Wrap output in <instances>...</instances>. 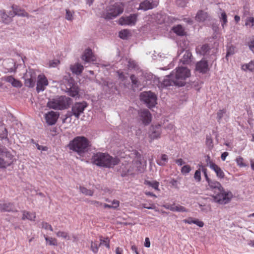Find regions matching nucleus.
I'll list each match as a JSON object with an SVG mask.
<instances>
[{"label":"nucleus","mask_w":254,"mask_h":254,"mask_svg":"<svg viewBox=\"0 0 254 254\" xmlns=\"http://www.w3.org/2000/svg\"><path fill=\"white\" fill-rule=\"evenodd\" d=\"M190 75V71L187 67H179L176 71H173L171 74L166 76L163 81L165 86L177 85L183 86L185 84V80Z\"/></svg>","instance_id":"obj_1"},{"label":"nucleus","mask_w":254,"mask_h":254,"mask_svg":"<svg viewBox=\"0 0 254 254\" xmlns=\"http://www.w3.org/2000/svg\"><path fill=\"white\" fill-rule=\"evenodd\" d=\"M91 160L92 163L97 166L106 168L112 167L119 162L118 158H113L108 154L101 152L94 154Z\"/></svg>","instance_id":"obj_2"},{"label":"nucleus","mask_w":254,"mask_h":254,"mask_svg":"<svg viewBox=\"0 0 254 254\" xmlns=\"http://www.w3.org/2000/svg\"><path fill=\"white\" fill-rule=\"evenodd\" d=\"M90 146L89 140L84 136H76L70 141L68 147L70 150L81 155L88 150Z\"/></svg>","instance_id":"obj_3"},{"label":"nucleus","mask_w":254,"mask_h":254,"mask_svg":"<svg viewBox=\"0 0 254 254\" xmlns=\"http://www.w3.org/2000/svg\"><path fill=\"white\" fill-rule=\"evenodd\" d=\"M71 99L65 96H60L57 99L49 101L47 107L55 110H64L68 108L71 104Z\"/></svg>","instance_id":"obj_4"},{"label":"nucleus","mask_w":254,"mask_h":254,"mask_svg":"<svg viewBox=\"0 0 254 254\" xmlns=\"http://www.w3.org/2000/svg\"><path fill=\"white\" fill-rule=\"evenodd\" d=\"M124 5L121 2H117L113 5H111L107 8V12L103 14V17L105 19H113L120 14L124 11Z\"/></svg>","instance_id":"obj_5"},{"label":"nucleus","mask_w":254,"mask_h":254,"mask_svg":"<svg viewBox=\"0 0 254 254\" xmlns=\"http://www.w3.org/2000/svg\"><path fill=\"white\" fill-rule=\"evenodd\" d=\"M13 162V156L4 147H0V168H5Z\"/></svg>","instance_id":"obj_6"},{"label":"nucleus","mask_w":254,"mask_h":254,"mask_svg":"<svg viewBox=\"0 0 254 254\" xmlns=\"http://www.w3.org/2000/svg\"><path fill=\"white\" fill-rule=\"evenodd\" d=\"M140 97V100L143 101L149 108L154 107L156 104L157 97L151 91L142 92Z\"/></svg>","instance_id":"obj_7"},{"label":"nucleus","mask_w":254,"mask_h":254,"mask_svg":"<svg viewBox=\"0 0 254 254\" xmlns=\"http://www.w3.org/2000/svg\"><path fill=\"white\" fill-rule=\"evenodd\" d=\"M220 193L214 196V200L215 202L221 204H225L228 203L232 197V194L231 192H226L223 189L219 191Z\"/></svg>","instance_id":"obj_8"},{"label":"nucleus","mask_w":254,"mask_h":254,"mask_svg":"<svg viewBox=\"0 0 254 254\" xmlns=\"http://www.w3.org/2000/svg\"><path fill=\"white\" fill-rule=\"evenodd\" d=\"M36 74L33 69H30L25 74V84L28 87L35 86Z\"/></svg>","instance_id":"obj_9"},{"label":"nucleus","mask_w":254,"mask_h":254,"mask_svg":"<svg viewBox=\"0 0 254 254\" xmlns=\"http://www.w3.org/2000/svg\"><path fill=\"white\" fill-rule=\"evenodd\" d=\"M162 133V128L160 125H152L150 127L149 132V137L150 139V142L152 140L160 138Z\"/></svg>","instance_id":"obj_10"},{"label":"nucleus","mask_w":254,"mask_h":254,"mask_svg":"<svg viewBox=\"0 0 254 254\" xmlns=\"http://www.w3.org/2000/svg\"><path fill=\"white\" fill-rule=\"evenodd\" d=\"M88 105L86 102H77L75 103L72 107V113L78 119L80 114L83 113L85 109Z\"/></svg>","instance_id":"obj_11"},{"label":"nucleus","mask_w":254,"mask_h":254,"mask_svg":"<svg viewBox=\"0 0 254 254\" xmlns=\"http://www.w3.org/2000/svg\"><path fill=\"white\" fill-rule=\"evenodd\" d=\"M137 16L135 14L126 17L123 16L119 19V24L121 25H134L136 22Z\"/></svg>","instance_id":"obj_12"},{"label":"nucleus","mask_w":254,"mask_h":254,"mask_svg":"<svg viewBox=\"0 0 254 254\" xmlns=\"http://www.w3.org/2000/svg\"><path fill=\"white\" fill-rule=\"evenodd\" d=\"M37 78L36 90L39 93L45 90L46 87L49 84V81L43 74L39 75Z\"/></svg>","instance_id":"obj_13"},{"label":"nucleus","mask_w":254,"mask_h":254,"mask_svg":"<svg viewBox=\"0 0 254 254\" xmlns=\"http://www.w3.org/2000/svg\"><path fill=\"white\" fill-rule=\"evenodd\" d=\"M138 114L140 120L142 121V124L145 126L149 125L151 122V114L148 110H141L139 112Z\"/></svg>","instance_id":"obj_14"},{"label":"nucleus","mask_w":254,"mask_h":254,"mask_svg":"<svg viewBox=\"0 0 254 254\" xmlns=\"http://www.w3.org/2000/svg\"><path fill=\"white\" fill-rule=\"evenodd\" d=\"M159 4V0H153L150 2L148 0H145L141 2L139 4V9L143 10H147L153 9L157 6Z\"/></svg>","instance_id":"obj_15"},{"label":"nucleus","mask_w":254,"mask_h":254,"mask_svg":"<svg viewBox=\"0 0 254 254\" xmlns=\"http://www.w3.org/2000/svg\"><path fill=\"white\" fill-rule=\"evenodd\" d=\"M59 117V114L54 111H50L45 115L46 123L49 125H55Z\"/></svg>","instance_id":"obj_16"},{"label":"nucleus","mask_w":254,"mask_h":254,"mask_svg":"<svg viewBox=\"0 0 254 254\" xmlns=\"http://www.w3.org/2000/svg\"><path fill=\"white\" fill-rule=\"evenodd\" d=\"M81 58L82 60L87 63L94 62L96 61V56L90 48H88L84 51Z\"/></svg>","instance_id":"obj_17"},{"label":"nucleus","mask_w":254,"mask_h":254,"mask_svg":"<svg viewBox=\"0 0 254 254\" xmlns=\"http://www.w3.org/2000/svg\"><path fill=\"white\" fill-rule=\"evenodd\" d=\"M13 11L10 12L9 14L11 17H14L15 15H18L22 17H29L28 13L24 9H21L18 6L13 5L11 6Z\"/></svg>","instance_id":"obj_18"},{"label":"nucleus","mask_w":254,"mask_h":254,"mask_svg":"<svg viewBox=\"0 0 254 254\" xmlns=\"http://www.w3.org/2000/svg\"><path fill=\"white\" fill-rule=\"evenodd\" d=\"M207 62L205 60H201L196 64V69L200 72L206 73L208 70Z\"/></svg>","instance_id":"obj_19"},{"label":"nucleus","mask_w":254,"mask_h":254,"mask_svg":"<svg viewBox=\"0 0 254 254\" xmlns=\"http://www.w3.org/2000/svg\"><path fill=\"white\" fill-rule=\"evenodd\" d=\"M0 211L1 212L15 211V208L13 203L10 202L0 203Z\"/></svg>","instance_id":"obj_20"},{"label":"nucleus","mask_w":254,"mask_h":254,"mask_svg":"<svg viewBox=\"0 0 254 254\" xmlns=\"http://www.w3.org/2000/svg\"><path fill=\"white\" fill-rule=\"evenodd\" d=\"M36 217V212H31L25 210L22 211V219L23 220H25L27 219L31 221H34L35 220Z\"/></svg>","instance_id":"obj_21"},{"label":"nucleus","mask_w":254,"mask_h":254,"mask_svg":"<svg viewBox=\"0 0 254 254\" xmlns=\"http://www.w3.org/2000/svg\"><path fill=\"white\" fill-rule=\"evenodd\" d=\"M209 18V14L207 12L200 10L198 11L195 16V19L198 22H203Z\"/></svg>","instance_id":"obj_22"},{"label":"nucleus","mask_w":254,"mask_h":254,"mask_svg":"<svg viewBox=\"0 0 254 254\" xmlns=\"http://www.w3.org/2000/svg\"><path fill=\"white\" fill-rule=\"evenodd\" d=\"M207 182L209 188L212 190L217 189L219 191H222L223 190V187L219 182L210 179Z\"/></svg>","instance_id":"obj_23"},{"label":"nucleus","mask_w":254,"mask_h":254,"mask_svg":"<svg viewBox=\"0 0 254 254\" xmlns=\"http://www.w3.org/2000/svg\"><path fill=\"white\" fill-rule=\"evenodd\" d=\"M211 169L215 172L218 178L221 179L224 178L225 173L219 166L216 164H212Z\"/></svg>","instance_id":"obj_24"},{"label":"nucleus","mask_w":254,"mask_h":254,"mask_svg":"<svg viewBox=\"0 0 254 254\" xmlns=\"http://www.w3.org/2000/svg\"><path fill=\"white\" fill-rule=\"evenodd\" d=\"M70 68L73 73L76 75H80L82 73L84 67L81 64L76 63L73 65H71Z\"/></svg>","instance_id":"obj_25"},{"label":"nucleus","mask_w":254,"mask_h":254,"mask_svg":"<svg viewBox=\"0 0 254 254\" xmlns=\"http://www.w3.org/2000/svg\"><path fill=\"white\" fill-rule=\"evenodd\" d=\"M0 15L1 16L2 22L5 24H9L12 20V17H11L9 14V15L6 14L5 11L4 9L0 11Z\"/></svg>","instance_id":"obj_26"},{"label":"nucleus","mask_w":254,"mask_h":254,"mask_svg":"<svg viewBox=\"0 0 254 254\" xmlns=\"http://www.w3.org/2000/svg\"><path fill=\"white\" fill-rule=\"evenodd\" d=\"M191 53L189 51H186L180 62L184 64H189L191 62Z\"/></svg>","instance_id":"obj_27"},{"label":"nucleus","mask_w":254,"mask_h":254,"mask_svg":"<svg viewBox=\"0 0 254 254\" xmlns=\"http://www.w3.org/2000/svg\"><path fill=\"white\" fill-rule=\"evenodd\" d=\"M241 69L245 71H254V61L252 60L248 64H242Z\"/></svg>","instance_id":"obj_28"},{"label":"nucleus","mask_w":254,"mask_h":254,"mask_svg":"<svg viewBox=\"0 0 254 254\" xmlns=\"http://www.w3.org/2000/svg\"><path fill=\"white\" fill-rule=\"evenodd\" d=\"M220 10L221 11V12L220 15H219V18L220 21L221 22V25L224 28L228 22L227 15L224 11L222 10L221 9H220Z\"/></svg>","instance_id":"obj_29"},{"label":"nucleus","mask_w":254,"mask_h":254,"mask_svg":"<svg viewBox=\"0 0 254 254\" xmlns=\"http://www.w3.org/2000/svg\"><path fill=\"white\" fill-rule=\"evenodd\" d=\"M172 30L175 33L179 36H184L186 33L184 28L181 25L173 27Z\"/></svg>","instance_id":"obj_30"},{"label":"nucleus","mask_w":254,"mask_h":254,"mask_svg":"<svg viewBox=\"0 0 254 254\" xmlns=\"http://www.w3.org/2000/svg\"><path fill=\"white\" fill-rule=\"evenodd\" d=\"M210 48L208 44H204L202 46H198L196 48V51L200 55H204L209 50Z\"/></svg>","instance_id":"obj_31"},{"label":"nucleus","mask_w":254,"mask_h":254,"mask_svg":"<svg viewBox=\"0 0 254 254\" xmlns=\"http://www.w3.org/2000/svg\"><path fill=\"white\" fill-rule=\"evenodd\" d=\"M144 184L147 185L149 187H152L155 190L159 191L160 189H159V183L156 181H148L145 180L144 182Z\"/></svg>","instance_id":"obj_32"},{"label":"nucleus","mask_w":254,"mask_h":254,"mask_svg":"<svg viewBox=\"0 0 254 254\" xmlns=\"http://www.w3.org/2000/svg\"><path fill=\"white\" fill-rule=\"evenodd\" d=\"M46 242L50 246H57V240L55 238L48 237V236H44Z\"/></svg>","instance_id":"obj_33"},{"label":"nucleus","mask_w":254,"mask_h":254,"mask_svg":"<svg viewBox=\"0 0 254 254\" xmlns=\"http://www.w3.org/2000/svg\"><path fill=\"white\" fill-rule=\"evenodd\" d=\"M100 245H105V247L108 248L110 249V239L108 238H104L102 236H100Z\"/></svg>","instance_id":"obj_34"},{"label":"nucleus","mask_w":254,"mask_h":254,"mask_svg":"<svg viewBox=\"0 0 254 254\" xmlns=\"http://www.w3.org/2000/svg\"><path fill=\"white\" fill-rule=\"evenodd\" d=\"M68 94L72 97H75L78 95V89L77 87L73 86L68 90Z\"/></svg>","instance_id":"obj_35"},{"label":"nucleus","mask_w":254,"mask_h":254,"mask_svg":"<svg viewBox=\"0 0 254 254\" xmlns=\"http://www.w3.org/2000/svg\"><path fill=\"white\" fill-rule=\"evenodd\" d=\"M130 36V33L129 31L127 29L121 30L119 32V37L123 39H127Z\"/></svg>","instance_id":"obj_36"},{"label":"nucleus","mask_w":254,"mask_h":254,"mask_svg":"<svg viewBox=\"0 0 254 254\" xmlns=\"http://www.w3.org/2000/svg\"><path fill=\"white\" fill-rule=\"evenodd\" d=\"M100 245L98 244L97 241H91V250L95 254H96L98 252Z\"/></svg>","instance_id":"obj_37"},{"label":"nucleus","mask_w":254,"mask_h":254,"mask_svg":"<svg viewBox=\"0 0 254 254\" xmlns=\"http://www.w3.org/2000/svg\"><path fill=\"white\" fill-rule=\"evenodd\" d=\"M80 191L86 195L92 196L94 193V191L91 190H88L83 187H80Z\"/></svg>","instance_id":"obj_38"},{"label":"nucleus","mask_w":254,"mask_h":254,"mask_svg":"<svg viewBox=\"0 0 254 254\" xmlns=\"http://www.w3.org/2000/svg\"><path fill=\"white\" fill-rule=\"evenodd\" d=\"M245 25L250 27H253L254 26V17L252 16L247 17L246 20Z\"/></svg>","instance_id":"obj_39"},{"label":"nucleus","mask_w":254,"mask_h":254,"mask_svg":"<svg viewBox=\"0 0 254 254\" xmlns=\"http://www.w3.org/2000/svg\"><path fill=\"white\" fill-rule=\"evenodd\" d=\"M56 235L58 237H62L63 239L69 240V237L68 233L64 231H58L56 233Z\"/></svg>","instance_id":"obj_40"},{"label":"nucleus","mask_w":254,"mask_h":254,"mask_svg":"<svg viewBox=\"0 0 254 254\" xmlns=\"http://www.w3.org/2000/svg\"><path fill=\"white\" fill-rule=\"evenodd\" d=\"M226 113V109L219 110L217 113V120L218 122L220 123L223 117L224 114Z\"/></svg>","instance_id":"obj_41"},{"label":"nucleus","mask_w":254,"mask_h":254,"mask_svg":"<svg viewBox=\"0 0 254 254\" xmlns=\"http://www.w3.org/2000/svg\"><path fill=\"white\" fill-rule=\"evenodd\" d=\"M42 228L48 230H49L51 231H53V228L51 224H49L46 222H42Z\"/></svg>","instance_id":"obj_42"},{"label":"nucleus","mask_w":254,"mask_h":254,"mask_svg":"<svg viewBox=\"0 0 254 254\" xmlns=\"http://www.w3.org/2000/svg\"><path fill=\"white\" fill-rule=\"evenodd\" d=\"M65 19L71 21L73 18L74 12L70 11L69 9H66Z\"/></svg>","instance_id":"obj_43"},{"label":"nucleus","mask_w":254,"mask_h":254,"mask_svg":"<svg viewBox=\"0 0 254 254\" xmlns=\"http://www.w3.org/2000/svg\"><path fill=\"white\" fill-rule=\"evenodd\" d=\"M174 211L177 212H187V209L184 206L180 205H175V208H174Z\"/></svg>","instance_id":"obj_44"},{"label":"nucleus","mask_w":254,"mask_h":254,"mask_svg":"<svg viewBox=\"0 0 254 254\" xmlns=\"http://www.w3.org/2000/svg\"><path fill=\"white\" fill-rule=\"evenodd\" d=\"M190 170H191V168H190V166L189 165H186L184 166L182 168L181 173L184 175H186V174L190 173Z\"/></svg>","instance_id":"obj_45"},{"label":"nucleus","mask_w":254,"mask_h":254,"mask_svg":"<svg viewBox=\"0 0 254 254\" xmlns=\"http://www.w3.org/2000/svg\"><path fill=\"white\" fill-rule=\"evenodd\" d=\"M236 161L239 166L241 167L246 166V164L244 163V159L242 157H238L236 159Z\"/></svg>","instance_id":"obj_46"},{"label":"nucleus","mask_w":254,"mask_h":254,"mask_svg":"<svg viewBox=\"0 0 254 254\" xmlns=\"http://www.w3.org/2000/svg\"><path fill=\"white\" fill-rule=\"evenodd\" d=\"M130 78L131 80L132 85L135 87H138V81L136 76L132 74L130 75Z\"/></svg>","instance_id":"obj_47"},{"label":"nucleus","mask_w":254,"mask_h":254,"mask_svg":"<svg viewBox=\"0 0 254 254\" xmlns=\"http://www.w3.org/2000/svg\"><path fill=\"white\" fill-rule=\"evenodd\" d=\"M235 48L233 46H231L228 48L226 56V58L233 55L235 53Z\"/></svg>","instance_id":"obj_48"},{"label":"nucleus","mask_w":254,"mask_h":254,"mask_svg":"<svg viewBox=\"0 0 254 254\" xmlns=\"http://www.w3.org/2000/svg\"><path fill=\"white\" fill-rule=\"evenodd\" d=\"M194 178L197 181L200 182L201 180V171L200 169L196 170L194 175Z\"/></svg>","instance_id":"obj_49"},{"label":"nucleus","mask_w":254,"mask_h":254,"mask_svg":"<svg viewBox=\"0 0 254 254\" xmlns=\"http://www.w3.org/2000/svg\"><path fill=\"white\" fill-rule=\"evenodd\" d=\"M205 161L207 163V165L209 166L210 169L212 167V164H216L214 162L212 161V160L210 158V157L209 155H207L205 156Z\"/></svg>","instance_id":"obj_50"},{"label":"nucleus","mask_w":254,"mask_h":254,"mask_svg":"<svg viewBox=\"0 0 254 254\" xmlns=\"http://www.w3.org/2000/svg\"><path fill=\"white\" fill-rule=\"evenodd\" d=\"M60 64V61L58 60H54L49 62V67H56Z\"/></svg>","instance_id":"obj_51"},{"label":"nucleus","mask_w":254,"mask_h":254,"mask_svg":"<svg viewBox=\"0 0 254 254\" xmlns=\"http://www.w3.org/2000/svg\"><path fill=\"white\" fill-rule=\"evenodd\" d=\"M13 87H17V88H20L22 84L20 81L15 79L13 81V83H12L11 84Z\"/></svg>","instance_id":"obj_52"},{"label":"nucleus","mask_w":254,"mask_h":254,"mask_svg":"<svg viewBox=\"0 0 254 254\" xmlns=\"http://www.w3.org/2000/svg\"><path fill=\"white\" fill-rule=\"evenodd\" d=\"M247 45L250 50L254 54V38L249 41Z\"/></svg>","instance_id":"obj_53"},{"label":"nucleus","mask_w":254,"mask_h":254,"mask_svg":"<svg viewBox=\"0 0 254 254\" xmlns=\"http://www.w3.org/2000/svg\"><path fill=\"white\" fill-rule=\"evenodd\" d=\"M175 203H173L172 204H166L163 205L165 208L167 209H169L171 211H174V208H175Z\"/></svg>","instance_id":"obj_54"},{"label":"nucleus","mask_w":254,"mask_h":254,"mask_svg":"<svg viewBox=\"0 0 254 254\" xmlns=\"http://www.w3.org/2000/svg\"><path fill=\"white\" fill-rule=\"evenodd\" d=\"M89 203L97 207H100L103 205L102 202L96 200H90Z\"/></svg>","instance_id":"obj_55"},{"label":"nucleus","mask_w":254,"mask_h":254,"mask_svg":"<svg viewBox=\"0 0 254 254\" xmlns=\"http://www.w3.org/2000/svg\"><path fill=\"white\" fill-rule=\"evenodd\" d=\"M193 224H195L199 227H202L204 226V223L197 219H194Z\"/></svg>","instance_id":"obj_56"},{"label":"nucleus","mask_w":254,"mask_h":254,"mask_svg":"<svg viewBox=\"0 0 254 254\" xmlns=\"http://www.w3.org/2000/svg\"><path fill=\"white\" fill-rule=\"evenodd\" d=\"M200 167L202 168V172L204 174V175L205 178L206 179V181H208L210 179L209 178V177H208V176L207 175L206 168H205L204 167H203L202 165H201Z\"/></svg>","instance_id":"obj_57"},{"label":"nucleus","mask_w":254,"mask_h":254,"mask_svg":"<svg viewBox=\"0 0 254 254\" xmlns=\"http://www.w3.org/2000/svg\"><path fill=\"white\" fill-rule=\"evenodd\" d=\"M112 205L113 206L114 209H116L120 205V201L118 200L114 199L112 202Z\"/></svg>","instance_id":"obj_58"},{"label":"nucleus","mask_w":254,"mask_h":254,"mask_svg":"<svg viewBox=\"0 0 254 254\" xmlns=\"http://www.w3.org/2000/svg\"><path fill=\"white\" fill-rule=\"evenodd\" d=\"M194 219H193L192 217H189L187 219L183 220V222L186 224H191L193 223Z\"/></svg>","instance_id":"obj_59"},{"label":"nucleus","mask_w":254,"mask_h":254,"mask_svg":"<svg viewBox=\"0 0 254 254\" xmlns=\"http://www.w3.org/2000/svg\"><path fill=\"white\" fill-rule=\"evenodd\" d=\"M4 79L6 82H9V83H11V84H12V83H13V81L15 79V78L13 77H12V76H8L5 77Z\"/></svg>","instance_id":"obj_60"},{"label":"nucleus","mask_w":254,"mask_h":254,"mask_svg":"<svg viewBox=\"0 0 254 254\" xmlns=\"http://www.w3.org/2000/svg\"><path fill=\"white\" fill-rule=\"evenodd\" d=\"M142 207L145 208H147L148 209H153L155 208V206L153 204H151L149 206H148L146 204L144 203L142 204Z\"/></svg>","instance_id":"obj_61"},{"label":"nucleus","mask_w":254,"mask_h":254,"mask_svg":"<svg viewBox=\"0 0 254 254\" xmlns=\"http://www.w3.org/2000/svg\"><path fill=\"white\" fill-rule=\"evenodd\" d=\"M128 66L129 68H135L136 66V63L133 61L129 60L128 61Z\"/></svg>","instance_id":"obj_62"},{"label":"nucleus","mask_w":254,"mask_h":254,"mask_svg":"<svg viewBox=\"0 0 254 254\" xmlns=\"http://www.w3.org/2000/svg\"><path fill=\"white\" fill-rule=\"evenodd\" d=\"M206 143L207 145L213 146V141L212 139L210 137L207 136L206 138Z\"/></svg>","instance_id":"obj_63"},{"label":"nucleus","mask_w":254,"mask_h":254,"mask_svg":"<svg viewBox=\"0 0 254 254\" xmlns=\"http://www.w3.org/2000/svg\"><path fill=\"white\" fill-rule=\"evenodd\" d=\"M36 146L37 147V148L38 150H41L42 151H47L48 149V148L46 146H43L40 145L38 143L36 144Z\"/></svg>","instance_id":"obj_64"}]
</instances>
